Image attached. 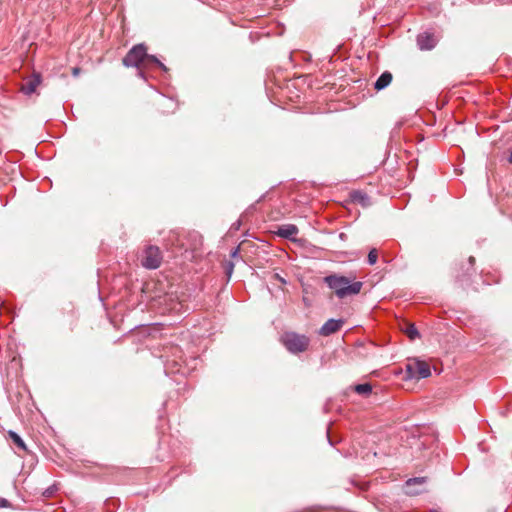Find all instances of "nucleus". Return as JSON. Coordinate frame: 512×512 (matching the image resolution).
<instances>
[{"instance_id": "f8f14e48", "label": "nucleus", "mask_w": 512, "mask_h": 512, "mask_svg": "<svg viewBox=\"0 0 512 512\" xmlns=\"http://www.w3.org/2000/svg\"><path fill=\"white\" fill-rule=\"evenodd\" d=\"M354 391L362 396H369L372 392V386L369 383L357 384L354 386Z\"/></svg>"}, {"instance_id": "a211bd4d", "label": "nucleus", "mask_w": 512, "mask_h": 512, "mask_svg": "<svg viewBox=\"0 0 512 512\" xmlns=\"http://www.w3.org/2000/svg\"><path fill=\"white\" fill-rule=\"evenodd\" d=\"M233 263L229 262L228 265L226 266V274L228 275V277L231 276L232 272H233Z\"/></svg>"}, {"instance_id": "ddd939ff", "label": "nucleus", "mask_w": 512, "mask_h": 512, "mask_svg": "<svg viewBox=\"0 0 512 512\" xmlns=\"http://www.w3.org/2000/svg\"><path fill=\"white\" fill-rule=\"evenodd\" d=\"M351 198L354 202L360 203L362 205H366L369 200L368 196L361 191H353L351 193Z\"/></svg>"}, {"instance_id": "423d86ee", "label": "nucleus", "mask_w": 512, "mask_h": 512, "mask_svg": "<svg viewBox=\"0 0 512 512\" xmlns=\"http://www.w3.org/2000/svg\"><path fill=\"white\" fill-rule=\"evenodd\" d=\"M437 40L432 33L424 32L418 35L417 45L421 50H431L435 47Z\"/></svg>"}, {"instance_id": "0eeeda50", "label": "nucleus", "mask_w": 512, "mask_h": 512, "mask_svg": "<svg viewBox=\"0 0 512 512\" xmlns=\"http://www.w3.org/2000/svg\"><path fill=\"white\" fill-rule=\"evenodd\" d=\"M343 323V320L329 319L320 328L319 334L322 336L334 334L341 329Z\"/></svg>"}, {"instance_id": "4be33fe9", "label": "nucleus", "mask_w": 512, "mask_h": 512, "mask_svg": "<svg viewBox=\"0 0 512 512\" xmlns=\"http://www.w3.org/2000/svg\"><path fill=\"white\" fill-rule=\"evenodd\" d=\"M238 226H240V223H237V225H236V223L232 224V227L238 228Z\"/></svg>"}, {"instance_id": "9d476101", "label": "nucleus", "mask_w": 512, "mask_h": 512, "mask_svg": "<svg viewBox=\"0 0 512 512\" xmlns=\"http://www.w3.org/2000/svg\"><path fill=\"white\" fill-rule=\"evenodd\" d=\"M299 230L294 224H283L278 227L276 234L282 238L293 240Z\"/></svg>"}, {"instance_id": "f3484780", "label": "nucleus", "mask_w": 512, "mask_h": 512, "mask_svg": "<svg viewBox=\"0 0 512 512\" xmlns=\"http://www.w3.org/2000/svg\"><path fill=\"white\" fill-rule=\"evenodd\" d=\"M53 494H54V488L53 487H50V488L46 489L43 492V496H45L46 498L51 497Z\"/></svg>"}, {"instance_id": "6e6552de", "label": "nucleus", "mask_w": 512, "mask_h": 512, "mask_svg": "<svg viewBox=\"0 0 512 512\" xmlns=\"http://www.w3.org/2000/svg\"><path fill=\"white\" fill-rule=\"evenodd\" d=\"M40 82V76L34 74L31 77L24 80V82L21 85V91L25 95H31L36 91V88L39 86Z\"/></svg>"}, {"instance_id": "412c9836", "label": "nucleus", "mask_w": 512, "mask_h": 512, "mask_svg": "<svg viewBox=\"0 0 512 512\" xmlns=\"http://www.w3.org/2000/svg\"><path fill=\"white\" fill-rule=\"evenodd\" d=\"M474 262H475V258H474V257H472V256H470V257H469V263H470L471 265H473V264H474Z\"/></svg>"}, {"instance_id": "bb28decb", "label": "nucleus", "mask_w": 512, "mask_h": 512, "mask_svg": "<svg viewBox=\"0 0 512 512\" xmlns=\"http://www.w3.org/2000/svg\"><path fill=\"white\" fill-rule=\"evenodd\" d=\"M509 162L512 163V152L510 153V156H509Z\"/></svg>"}, {"instance_id": "2eb2a0df", "label": "nucleus", "mask_w": 512, "mask_h": 512, "mask_svg": "<svg viewBox=\"0 0 512 512\" xmlns=\"http://www.w3.org/2000/svg\"><path fill=\"white\" fill-rule=\"evenodd\" d=\"M378 259V251L376 248H373L369 251L367 262L369 265H374L377 262Z\"/></svg>"}, {"instance_id": "393cba45", "label": "nucleus", "mask_w": 512, "mask_h": 512, "mask_svg": "<svg viewBox=\"0 0 512 512\" xmlns=\"http://www.w3.org/2000/svg\"><path fill=\"white\" fill-rule=\"evenodd\" d=\"M238 226H240V223H237V225H236V223L232 224V227L238 228Z\"/></svg>"}, {"instance_id": "39448f33", "label": "nucleus", "mask_w": 512, "mask_h": 512, "mask_svg": "<svg viewBox=\"0 0 512 512\" xmlns=\"http://www.w3.org/2000/svg\"><path fill=\"white\" fill-rule=\"evenodd\" d=\"M406 374L407 378L410 379H422L429 377L431 370L425 361L413 359L406 364Z\"/></svg>"}, {"instance_id": "1a4fd4ad", "label": "nucleus", "mask_w": 512, "mask_h": 512, "mask_svg": "<svg viewBox=\"0 0 512 512\" xmlns=\"http://www.w3.org/2000/svg\"><path fill=\"white\" fill-rule=\"evenodd\" d=\"M426 483V477L410 478L405 482V491L408 495L420 494L422 489H414V486H423Z\"/></svg>"}, {"instance_id": "f03ea898", "label": "nucleus", "mask_w": 512, "mask_h": 512, "mask_svg": "<svg viewBox=\"0 0 512 512\" xmlns=\"http://www.w3.org/2000/svg\"><path fill=\"white\" fill-rule=\"evenodd\" d=\"M123 64L126 67H148L156 65L162 70H166V67L161 63L155 56L149 55L145 45L138 44L132 47L126 56L123 58Z\"/></svg>"}, {"instance_id": "b1692460", "label": "nucleus", "mask_w": 512, "mask_h": 512, "mask_svg": "<svg viewBox=\"0 0 512 512\" xmlns=\"http://www.w3.org/2000/svg\"><path fill=\"white\" fill-rule=\"evenodd\" d=\"M238 226H240V223H237V225H236V223L232 224V227L238 228Z\"/></svg>"}, {"instance_id": "f257e3e1", "label": "nucleus", "mask_w": 512, "mask_h": 512, "mask_svg": "<svg viewBox=\"0 0 512 512\" xmlns=\"http://www.w3.org/2000/svg\"><path fill=\"white\" fill-rule=\"evenodd\" d=\"M324 281L339 299L357 295L363 287L361 281L352 282L350 278L338 274L328 275L324 278Z\"/></svg>"}, {"instance_id": "9b49d317", "label": "nucleus", "mask_w": 512, "mask_h": 512, "mask_svg": "<svg viewBox=\"0 0 512 512\" xmlns=\"http://www.w3.org/2000/svg\"><path fill=\"white\" fill-rule=\"evenodd\" d=\"M392 81V74L388 71L383 72L374 84L376 90H382L386 88Z\"/></svg>"}, {"instance_id": "4468645a", "label": "nucleus", "mask_w": 512, "mask_h": 512, "mask_svg": "<svg viewBox=\"0 0 512 512\" xmlns=\"http://www.w3.org/2000/svg\"><path fill=\"white\" fill-rule=\"evenodd\" d=\"M10 438L12 439L13 443L20 449L26 450V446L22 438L15 432L10 431L9 432Z\"/></svg>"}, {"instance_id": "5701e85b", "label": "nucleus", "mask_w": 512, "mask_h": 512, "mask_svg": "<svg viewBox=\"0 0 512 512\" xmlns=\"http://www.w3.org/2000/svg\"><path fill=\"white\" fill-rule=\"evenodd\" d=\"M238 226H240V223H237V225H236V223L232 224V227L238 228Z\"/></svg>"}, {"instance_id": "20e7f679", "label": "nucleus", "mask_w": 512, "mask_h": 512, "mask_svg": "<svg viewBox=\"0 0 512 512\" xmlns=\"http://www.w3.org/2000/svg\"><path fill=\"white\" fill-rule=\"evenodd\" d=\"M162 253L159 247L154 245H148L142 252L141 265L150 270L157 269L162 263Z\"/></svg>"}, {"instance_id": "7ed1b4c3", "label": "nucleus", "mask_w": 512, "mask_h": 512, "mask_svg": "<svg viewBox=\"0 0 512 512\" xmlns=\"http://www.w3.org/2000/svg\"><path fill=\"white\" fill-rule=\"evenodd\" d=\"M281 342L290 353L298 354L307 350L310 340L306 335L289 331L282 335Z\"/></svg>"}, {"instance_id": "aec40b11", "label": "nucleus", "mask_w": 512, "mask_h": 512, "mask_svg": "<svg viewBox=\"0 0 512 512\" xmlns=\"http://www.w3.org/2000/svg\"><path fill=\"white\" fill-rule=\"evenodd\" d=\"M79 73H80V69L79 68L76 67V68L73 69V75L74 76L79 75Z\"/></svg>"}, {"instance_id": "a878e982", "label": "nucleus", "mask_w": 512, "mask_h": 512, "mask_svg": "<svg viewBox=\"0 0 512 512\" xmlns=\"http://www.w3.org/2000/svg\"><path fill=\"white\" fill-rule=\"evenodd\" d=\"M237 253H238V250L236 249V250L233 251L232 256H236Z\"/></svg>"}, {"instance_id": "dca6fc26", "label": "nucleus", "mask_w": 512, "mask_h": 512, "mask_svg": "<svg viewBox=\"0 0 512 512\" xmlns=\"http://www.w3.org/2000/svg\"><path fill=\"white\" fill-rule=\"evenodd\" d=\"M406 334L411 340H414L417 337H419V333L414 325H411L407 328Z\"/></svg>"}, {"instance_id": "6ab92c4d", "label": "nucleus", "mask_w": 512, "mask_h": 512, "mask_svg": "<svg viewBox=\"0 0 512 512\" xmlns=\"http://www.w3.org/2000/svg\"><path fill=\"white\" fill-rule=\"evenodd\" d=\"M9 506V502L5 498L0 497V508H6Z\"/></svg>"}]
</instances>
